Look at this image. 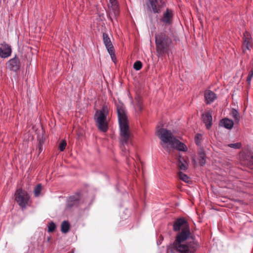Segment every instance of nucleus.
Masks as SVG:
<instances>
[{
  "label": "nucleus",
  "instance_id": "nucleus-11",
  "mask_svg": "<svg viewBox=\"0 0 253 253\" xmlns=\"http://www.w3.org/2000/svg\"><path fill=\"white\" fill-rule=\"evenodd\" d=\"M6 65L11 71H17L20 68V62L19 58L15 56L7 62Z\"/></svg>",
  "mask_w": 253,
  "mask_h": 253
},
{
  "label": "nucleus",
  "instance_id": "nucleus-21",
  "mask_svg": "<svg viewBox=\"0 0 253 253\" xmlns=\"http://www.w3.org/2000/svg\"><path fill=\"white\" fill-rule=\"evenodd\" d=\"M178 167L180 170H186L188 168V164L185 160L179 156L178 160Z\"/></svg>",
  "mask_w": 253,
  "mask_h": 253
},
{
  "label": "nucleus",
  "instance_id": "nucleus-6",
  "mask_svg": "<svg viewBox=\"0 0 253 253\" xmlns=\"http://www.w3.org/2000/svg\"><path fill=\"white\" fill-rule=\"evenodd\" d=\"M15 199L22 209H25L28 205L30 196L26 191L19 189L15 192Z\"/></svg>",
  "mask_w": 253,
  "mask_h": 253
},
{
  "label": "nucleus",
  "instance_id": "nucleus-9",
  "mask_svg": "<svg viewBox=\"0 0 253 253\" xmlns=\"http://www.w3.org/2000/svg\"><path fill=\"white\" fill-rule=\"evenodd\" d=\"M164 5L165 2L163 0H148L147 3L148 9L154 13H160Z\"/></svg>",
  "mask_w": 253,
  "mask_h": 253
},
{
  "label": "nucleus",
  "instance_id": "nucleus-12",
  "mask_svg": "<svg viewBox=\"0 0 253 253\" xmlns=\"http://www.w3.org/2000/svg\"><path fill=\"white\" fill-rule=\"evenodd\" d=\"M252 46V39L250 33L246 31L244 33L243 37V51L244 52L247 50H250Z\"/></svg>",
  "mask_w": 253,
  "mask_h": 253
},
{
  "label": "nucleus",
  "instance_id": "nucleus-8",
  "mask_svg": "<svg viewBox=\"0 0 253 253\" xmlns=\"http://www.w3.org/2000/svg\"><path fill=\"white\" fill-rule=\"evenodd\" d=\"M103 43L105 44L106 48L109 53L112 61L115 62L116 58L115 56L114 48L111 42L110 38L108 35L106 33H103L102 35Z\"/></svg>",
  "mask_w": 253,
  "mask_h": 253
},
{
  "label": "nucleus",
  "instance_id": "nucleus-5",
  "mask_svg": "<svg viewBox=\"0 0 253 253\" xmlns=\"http://www.w3.org/2000/svg\"><path fill=\"white\" fill-rule=\"evenodd\" d=\"M157 135L161 140V145L165 149L168 150L169 147L166 144L170 146L176 138L172 134L170 130L166 128H161L157 130Z\"/></svg>",
  "mask_w": 253,
  "mask_h": 253
},
{
  "label": "nucleus",
  "instance_id": "nucleus-28",
  "mask_svg": "<svg viewBox=\"0 0 253 253\" xmlns=\"http://www.w3.org/2000/svg\"><path fill=\"white\" fill-rule=\"evenodd\" d=\"M228 146L235 149H240L242 147V144L240 142H237L235 143H230L228 145Z\"/></svg>",
  "mask_w": 253,
  "mask_h": 253
},
{
  "label": "nucleus",
  "instance_id": "nucleus-1",
  "mask_svg": "<svg viewBox=\"0 0 253 253\" xmlns=\"http://www.w3.org/2000/svg\"><path fill=\"white\" fill-rule=\"evenodd\" d=\"M118 121L120 126V142L122 150L125 149V145L130 142L131 135L128 126L127 116L125 107L120 101L116 102Z\"/></svg>",
  "mask_w": 253,
  "mask_h": 253
},
{
  "label": "nucleus",
  "instance_id": "nucleus-20",
  "mask_svg": "<svg viewBox=\"0 0 253 253\" xmlns=\"http://www.w3.org/2000/svg\"><path fill=\"white\" fill-rule=\"evenodd\" d=\"M219 125L227 129H231L234 125L232 120L227 118H224L220 122Z\"/></svg>",
  "mask_w": 253,
  "mask_h": 253
},
{
  "label": "nucleus",
  "instance_id": "nucleus-24",
  "mask_svg": "<svg viewBox=\"0 0 253 253\" xmlns=\"http://www.w3.org/2000/svg\"><path fill=\"white\" fill-rule=\"evenodd\" d=\"M206 156L204 152H201L200 153V157L199 159V164L201 166H203L206 162Z\"/></svg>",
  "mask_w": 253,
  "mask_h": 253
},
{
  "label": "nucleus",
  "instance_id": "nucleus-2",
  "mask_svg": "<svg viewBox=\"0 0 253 253\" xmlns=\"http://www.w3.org/2000/svg\"><path fill=\"white\" fill-rule=\"evenodd\" d=\"M190 235L185 233H179L172 245V248L178 253H195L198 249L196 241L189 239Z\"/></svg>",
  "mask_w": 253,
  "mask_h": 253
},
{
  "label": "nucleus",
  "instance_id": "nucleus-3",
  "mask_svg": "<svg viewBox=\"0 0 253 253\" xmlns=\"http://www.w3.org/2000/svg\"><path fill=\"white\" fill-rule=\"evenodd\" d=\"M173 34L166 31L160 32L155 35L156 50L158 54L163 55L167 53L172 44Z\"/></svg>",
  "mask_w": 253,
  "mask_h": 253
},
{
  "label": "nucleus",
  "instance_id": "nucleus-19",
  "mask_svg": "<svg viewBox=\"0 0 253 253\" xmlns=\"http://www.w3.org/2000/svg\"><path fill=\"white\" fill-rule=\"evenodd\" d=\"M216 97V94L211 90H206L205 92V98L207 104L213 102Z\"/></svg>",
  "mask_w": 253,
  "mask_h": 253
},
{
  "label": "nucleus",
  "instance_id": "nucleus-33",
  "mask_svg": "<svg viewBox=\"0 0 253 253\" xmlns=\"http://www.w3.org/2000/svg\"><path fill=\"white\" fill-rule=\"evenodd\" d=\"M252 79V77H250L249 76H248L247 78V82L248 83V84H251Z\"/></svg>",
  "mask_w": 253,
  "mask_h": 253
},
{
  "label": "nucleus",
  "instance_id": "nucleus-4",
  "mask_svg": "<svg viewBox=\"0 0 253 253\" xmlns=\"http://www.w3.org/2000/svg\"><path fill=\"white\" fill-rule=\"evenodd\" d=\"M109 109L106 105H103L100 110H97L94 115V120L98 129L103 132L107 131L109 128L108 118Z\"/></svg>",
  "mask_w": 253,
  "mask_h": 253
},
{
  "label": "nucleus",
  "instance_id": "nucleus-31",
  "mask_svg": "<svg viewBox=\"0 0 253 253\" xmlns=\"http://www.w3.org/2000/svg\"><path fill=\"white\" fill-rule=\"evenodd\" d=\"M56 225L53 222H50L48 225V232H52L54 231Z\"/></svg>",
  "mask_w": 253,
  "mask_h": 253
},
{
  "label": "nucleus",
  "instance_id": "nucleus-22",
  "mask_svg": "<svg viewBox=\"0 0 253 253\" xmlns=\"http://www.w3.org/2000/svg\"><path fill=\"white\" fill-rule=\"evenodd\" d=\"M247 165L251 169H253V154L248 153L247 154Z\"/></svg>",
  "mask_w": 253,
  "mask_h": 253
},
{
  "label": "nucleus",
  "instance_id": "nucleus-27",
  "mask_svg": "<svg viewBox=\"0 0 253 253\" xmlns=\"http://www.w3.org/2000/svg\"><path fill=\"white\" fill-rule=\"evenodd\" d=\"M42 190V185L39 184L36 186L34 189V194L36 197H38Z\"/></svg>",
  "mask_w": 253,
  "mask_h": 253
},
{
  "label": "nucleus",
  "instance_id": "nucleus-16",
  "mask_svg": "<svg viewBox=\"0 0 253 253\" xmlns=\"http://www.w3.org/2000/svg\"><path fill=\"white\" fill-rule=\"evenodd\" d=\"M134 107L135 111L137 113H140L143 110V100L142 96L139 94H136L134 100Z\"/></svg>",
  "mask_w": 253,
  "mask_h": 253
},
{
  "label": "nucleus",
  "instance_id": "nucleus-26",
  "mask_svg": "<svg viewBox=\"0 0 253 253\" xmlns=\"http://www.w3.org/2000/svg\"><path fill=\"white\" fill-rule=\"evenodd\" d=\"M232 116L236 122H239V121L240 120V116H239L238 112L236 110H235V109L232 110Z\"/></svg>",
  "mask_w": 253,
  "mask_h": 253
},
{
  "label": "nucleus",
  "instance_id": "nucleus-10",
  "mask_svg": "<svg viewBox=\"0 0 253 253\" xmlns=\"http://www.w3.org/2000/svg\"><path fill=\"white\" fill-rule=\"evenodd\" d=\"M80 200V195L78 193L69 197L67 199L66 210H70L72 207L77 206L79 203Z\"/></svg>",
  "mask_w": 253,
  "mask_h": 253
},
{
  "label": "nucleus",
  "instance_id": "nucleus-14",
  "mask_svg": "<svg viewBox=\"0 0 253 253\" xmlns=\"http://www.w3.org/2000/svg\"><path fill=\"white\" fill-rule=\"evenodd\" d=\"M204 123L205 124V126L207 129H209L212 126V111L209 110L202 115Z\"/></svg>",
  "mask_w": 253,
  "mask_h": 253
},
{
  "label": "nucleus",
  "instance_id": "nucleus-32",
  "mask_svg": "<svg viewBox=\"0 0 253 253\" xmlns=\"http://www.w3.org/2000/svg\"><path fill=\"white\" fill-rule=\"evenodd\" d=\"M66 145H67V143H66V140H62L60 142V143L59 144V146L60 150L61 151H63L65 150Z\"/></svg>",
  "mask_w": 253,
  "mask_h": 253
},
{
  "label": "nucleus",
  "instance_id": "nucleus-29",
  "mask_svg": "<svg viewBox=\"0 0 253 253\" xmlns=\"http://www.w3.org/2000/svg\"><path fill=\"white\" fill-rule=\"evenodd\" d=\"M202 139V135L201 134L198 133L196 135V136L195 137V141L196 144L198 146L200 145L201 141Z\"/></svg>",
  "mask_w": 253,
  "mask_h": 253
},
{
  "label": "nucleus",
  "instance_id": "nucleus-17",
  "mask_svg": "<svg viewBox=\"0 0 253 253\" xmlns=\"http://www.w3.org/2000/svg\"><path fill=\"white\" fill-rule=\"evenodd\" d=\"M108 7L111 11L113 13L115 17L119 14V4L117 0H109Z\"/></svg>",
  "mask_w": 253,
  "mask_h": 253
},
{
  "label": "nucleus",
  "instance_id": "nucleus-23",
  "mask_svg": "<svg viewBox=\"0 0 253 253\" xmlns=\"http://www.w3.org/2000/svg\"><path fill=\"white\" fill-rule=\"evenodd\" d=\"M61 231L64 233L68 232L70 229V224L67 221L62 222L61 226Z\"/></svg>",
  "mask_w": 253,
  "mask_h": 253
},
{
  "label": "nucleus",
  "instance_id": "nucleus-18",
  "mask_svg": "<svg viewBox=\"0 0 253 253\" xmlns=\"http://www.w3.org/2000/svg\"><path fill=\"white\" fill-rule=\"evenodd\" d=\"M170 147L181 151L185 152L187 150V146L176 138L174 139Z\"/></svg>",
  "mask_w": 253,
  "mask_h": 253
},
{
  "label": "nucleus",
  "instance_id": "nucleus-15",
  "mask_svg": "<svg viewBox=\"0 0 253 253\" xmlns=\"http://www.w3.org/2000/svg\"><path fill=\"white\" fill-rule=\"evenodd\" d=\"M11 48L10 46L6 43L1 44L0 47V57L1 58H5L10 56L11 54Z\"/></svg>",
  "mask_w": 253,
  "mask_h": 253
},
{
  "label": "nucleus",
  "instance_id": "nucleus-7",
  "mask_svg": "<svg viewBox=\"0 0 253 253\" xmlns=\"http://www.w3.org/2000/svg\"><path fill=\"white\" fill-rule=\"evenodd\" d=\"M173 230L174 231H179L181 230L179 233L184 232L188 235H191L189 225L184 218H179L174 222Z\"/></svg>",
  "mask_w": 253,
  "mask_h": 253
},
{
  "label": "nucleus",
  "instance_id": "nucleus-30",
  "mask_svg": "<svg viewBox=\"0 0 253 253\" xmlns=\"http://www.w3.org/2000/svg\"><path fill=\"white\" fill-rule=\"evenodd\" d=\"M142 64L141 61H137L133 64V68L135 70L138 71L142 68Z\"/></svg>",
  "mask_w": 253,
  "mask_h": 253
},
{
  "label": "nucleus",
  "instance_id": "nucleus-34",
  "mask_svg": "<svg viewBox=\"0 0 253 253\" xmlns=\"http://www.w3.org/2000/svg\"><path fill=\"white\" fill-rule=\"evenodd\" d=\"M248 76L253 78V69H252L249 73Z\"/></svg>",
  "mask_w": 253,
  "mask_h": 253
},
{
  "label": "nucleus",
  "instance_id": "nucleus-25",
  "mask_svg": "<svg viewBox=\"0 0 253 253\" xmlns=\"http://www.w3.org/2000/svg\"><path fill=\"white\" fill-rule=\"evenodd\" d=\"M178 175L179 178L185 182L189 183L190 181L189 177L182 172H179L178 173Z\"/></svg>",
  "mask_w": 253,
  "mask_h": 253
},
{
  "label": "nucleus",
  "instance_id": "nucleus-13",
  "mask_svg": "<svg viewBox=\"0 0 253 253\" xmlns=\"http://www.w3.org/2000/svg\"><path fill=\"white\" fill-rule=\"evenodd\" d=\"M173 12L172 10L167 8L163 13L161 21L166 25H170L172 22Z\"/></svg>",
  "mask_w": 253,
  "mask_h": 253
}]
</instances>
